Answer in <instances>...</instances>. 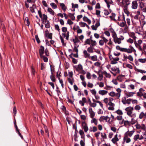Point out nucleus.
I'll use <instances>...</instances> for the list:
<instances>
[{
  "instance_id": "obj_17",
  "label": "nucleus",
  "mask_w": 146,
  "mask_h": 146,
  "mask_svg": "<svg viewBox=\"0 0 146 146\" xmlns=\"http://www.w3.org/2000/svg\"><path fill=\"white\" fill-rule=\"evenodd\" d=\"M44 47L41 46H40V49L39 50V54L40 55V57H42L43 56L44 53Z\"/></svg>"
},
{
  "instance_id": "obj_52",
  "label": "nucleus",
  "mask_w": 146,
  "mask_h": 146,
  "mask_svg": "<svg viewBox=\"0 0 146 146\" xmlns=\"http://www.w3.org/2000/svg\"><path fill=\"white\" fill-rule=\"evenodd\" d=\"M126 25V23L125 22H122L120 23L119 26L121 27H124Z\"/></svg>"
},
{
  "instance_id": "obj_45",
  "label": "nucleus",
  "mask_w": 146,
  "mask_h": 146,
  "mask_svg": "<svg viewBox=\"0 0 146 146\" xmlns=\"http://www.w3.org/2000/svg\"><path fill=\"white\" fill-rule=\"evenodd\" d=\"M116 49L117 50H120V51L123 52L124 48H121L119 46H117L116 47Z\"/></svg>"
},
{
  "instance_id": "obj_18",
  "label": "nucleus",
  "mask_w": 146,
  "mask_h": 146,
  "mask_svg": "<svg viewBox=\"0 0 146 146\" xmlns=\"http://www.w3.org/2000/svg\"><path fill=\"white\" fill-rule=\"evenodd\" d=\"M119 141V139L117 137V134H116L115 136V137L111 140L112 142L114 144H115L117 141Z\"/></svg>"
},
{
  "instance_id": "obj_46",
  "label": "nucleus",
  "mask_w": 146,
  "mask_h": 146,
  "mask_svg": "<svg viewBox=\"0 0 146 146\" xmlns=\"http://www.w3.org/2000/svg\"><path fill=\"white\" fill-rule=\"evenodd\" d=\"M49 23V22L48 21L46 22V23H45V25L46 28H48L50 27V25Z\"/></svg>"
},
{
  "instance_id": "obj_61",
  "label": "nucleus",
  "mask_w": 146,
  "mask_h": 146,
  "mask_svg": "<svg viewBox=\"0 0 146 146\" xmlns=\"http://www.w3.org/2000/svg\"><path fill=\"white\" fill-rule=\"evenodd\" d=\"M61 73L60 71H58L56 73V76L57 77L59 78H60V77L61 76Z\"/></svg>"
},
{
  "instance_id": "obj_51",
  "label": "nucleus",
  "mask_w": 146,
  "mask_h": 146,
  "mask_svg": "<svg viewBox=\"0 0 146 146\" xmlns=\"http://www.w3.org/2000/svg\"><path fill=\"white\" fill-rule=\"evenodd\" d=\"M69 36V32H67L65 34L64 33V37H66V40H68Z\"/></svg>"
},
{
  "instance_id": "obj_62",
  "label": "nucleus",
  "mask_w": 146,
  "mask_h": 146,
  "mask_svg": "<svg viewBox=\"0 0 146 146\" xmlns=\"http://www.w3.org/2000/svg\"><path fill=\"white\" fill-rule=\"evenodd\" d=\"M131 99H128L125 100L126 104H130L131 103Z\"/></svg>"
},
{
  "instance_id": "obj_15",
  "label": "nucleus",
  "mask_w": 146,
  "mask_h": 146,
  "mask_svg": "<svg viewBox=\"0 0 146 146\" xmlns=\"http://www.w3.org/2000/svg\"><path fill=\"white\" fill-rule=\"evenodd\" d=\"M130 4V1L129 0H125L124 3H123L124 7L126 9L128 6Z\"/></svg>"
},
{
  "instance_id": "obj_54",
  "label": "nucleus",
  "mask_w": 146,
  "mask_h": 146,
  "mask_svg": "<svg viewBox=\"0 0 146 146\" xmlns=\"http://www.w3.org/2000/svg\"><path fill=\"white\" fill-rule=\"evenodd\" d=\"M69 16L71 17L72 20H75V17L73 14L70 13L69 15Z\"/></svg>"
},
{
  "instance_id": "obj_21",
  "label": "nucleus",
  "mask_w": 146,
  "mask_h": 146,
  "mask_svg": "<svg viewBox=\"0 0 146 146\" xmlns=\"http://www.w3.org/2000/svg\"><path fill=\"white\" fill-rule=\"evenodd\" d=\"M108 92L105 90H100L99 92V94L102 95H104L107 94Z\"/></svg>"
},
{
  "instance_id": "obj_40",
  "label": "nucleus",
  "mask_w": 146,
  "mask_h": 146,
  "mask_svg": "<svg viewBox=\"0 0 146 146\" xmlns=\"http://www.w3.org/2000/svg\"><path fill=\"white\" fill-rule=\"evenodd\" d=\"M88 51L90 53H92L93 52V48L90 46V47H88L87 49Z\"/></svg>"
},
{
  "instance_id": "obj_59",
  "label": "nucleus",
  "mask_w": 146,
  "mask_h": 146,
  "mask_svg": "<svg viewBox=\"0 0 146 146\" xmlns=\"http://www.w3.org/2000/svg\"><path fill=\"white\" fill-rule=\"evenodd\" d=\"M44 128L45 132L47 133V134L48 136H49V134L48 130L47 129V127L46 126H44Z\"/></svg>"
},
{
  "instance_id": "obj_41",
  "label": "nucleus",
  "mask_w": 146,
  "mask_h": 146,
  "mask_svg": "<svg viewBox=\"0 0 146 146\" xmlns=\"http://www.w3.org/2000/svg\"><path fill=\"white\" fill-rule=\"evenodd\" d=\"M75 134L74 135V140L76 141H78V140L77 139V133H76V131L77 130V128H76V127H75Z\"/></svg>"
},
{
  "instance_id": "obj_5",
  "label": "nucleus",
  "mask_w": 146,
  "mask_h": 146,
  "mask_svg": "<svg viewBox=\"0 0 146 146\" xmlns=\"http://www.w3.org/2000/svg\"><path fill=\"white\" fill-rule=\"evenodd\" d=\"M123 58H124V59L123 60V61H126L127 59H128L131 61H133V58L131 55H129L128 56H127L124 54H123Z\"/></svg>"
},
{
  "instance_id": "obj_26",
  "label": "nucleus",
  "mask_w": 146,
  "mask_h": 146,
  "mask_svg": "<svg viewBox=\"0 0 146 146\" xmlns=\"http://www.w3.org/2000/svg\"><path fill=\"white\" fill-rule=\"evenodd\" d=\"M84 56L85 58H90V54H88L86 50H84L83 52Z\"/></svg>"
},
{
  "instance_id": "obj_24",
  "label": "nucleus",
  "mask_w": 146,
  "mask_h": 146,
  "mask_svg": "<svg viewBox=\"0 0 146 146\" xmlns=\"http://www.w3.org/2000/svg\"><path fill=\"white\" fill-rule=\"evenodd\" d=\"M124 141H125L126 143H129L131 141V139L130 138H128V137L126 135H125L123 138Z\"/></svg>"
},
{
  "instance_id": "obj_29",
  "label": "nucleus",
  "mask_w": 146,
  "mask_h": 146,
  "mask_svg": "<svg viewBox=\"0 0 146 146\" xmlns=\"http://www.w3.org/2000/svg\"><path fill=\"white\" fill-rule=\"evenodd\" d=\"M124 121V125L126 126L127 125H130V122L128 121L127 120L124 121V120H123L122 122Z\"/></svg>"
},
{
  "instance_id": "obj_56",
  "label": "nucleus",
  "mask_w": 146,
  "mask_h": 146,
  "mask_svg": "<svg viewBox=\"0 0 146 146\" xmlns=\"http://www.w3.org/2000/svg\"><path fill=\"white\" fill-rule=\"evenodd\" d=\"M141 109V107L138 105L136 106L135 107V109L136 110H139Z\"/></svg>"
},
{
  "instance_id": "obj_63",
  "label": "nucleus",
  "mask_w": 146,
  "mask_h": 146,
  "mask_svg": "<svg viewBox=\"0 0 146 146\" xmlns=\"http://www.w3.org/2000/svg\"><path fill=\"white\" fill-rule=\"evenodd\" d=\"M89 105L90 106L93 107H95L96 106V104L95 103H91Z\"/></svg>"
},
{
  "instance_id": "obj_13",
  "label": "nucleus",
  "mask_w": 146,
  "mask_h": 146,
  "mask_svg": "<svg viewBox=\"0 0 146 146\" xmlns=\"http://www.w3.org/2000/svg\"><path fill=\"white\" fill-rule=\"evenodd\" d=\"M50 67H51V66L50 65ZM50 70L51 73V75L50 76V78L51 80L53 82H55L56 81V79L55 78V77L53 75V72L52 71V70L51 67L50 68Z\"/></svg>"
},
{
  "instance_id": "obj_32",
  "label": "nucleus",
  "mask_w": 146,
  "mask_h": 146,
  "mask_svg": "<svg viewBox=\"0 0 146 146\" xmlns=\"http://www.w3.org/2000/svg\"><path fill=\"white\" fill-rule=\"evenodd\" d=\"M110 31L112 33V37H113L117 35L116 33L115 32L114 30L112 28L110 29Z\"/></svg>"
},
{
  "instance_id": "obj_25",
  "label": "nucleus",
  "mask_w": 146,
  "mask_h": 146,
  "mask_svg": "<svg viewBox=\"0 0 146 146\" xmlns=\"http://www.w3.org/2000/svg\"><path fill=\"white\" fill-rule=\"evenodd\" d=\"M74 47L73 50V52H76V53H78V48L79 47V45H74Z\"/></svg>"
},
{
  "instance_id": "obj_2",
  "label": "nucleus",
  "mask_w": 146,
  "mask_h": 146,
  "mask_svg": "<svg viewBox=\"0 0 146 146\" xmlns=\"http://www.w3.org/2000/svg\"><path fill=\"white\" fill-rule=\"evenodd\" d=\"M123 52H126L128 53H131L133 52H136L135 50L131 45L129 46V48H124V49H123Z\"/></svg>"
},
{
  "instance_id": "obj_35",
  "label": "nucleus",
  "mask_w": 146,
  "mask_h": 146,
  "mask_svg": "<svg viewBox=\"0 0 146 146\" xmlns=\"http://www.w3.org/2000/svg\"><path fill=\"white\" fill-rule=\"evenodd\" d=\"M103 73L105 75L106 77V78H110L111 77V75L109 73H108L106 71H104Z\"/></svg>"
},
{
  "instance_id": "obj_37",
  "label": "nucleus",
  "mask_w": 146,
  "mask_h": 146,
  "mask_svg": "<svg viewBox=\"0 0 146 146\" xmlns=\"http://www.w3.org/2000/svg\"><path fill=\"white\" fill-rule=\"evenodd\" d=\"M79 133L80 135H81V137L82 138H84V134L83 131L82 129H80L79 131Z\"/></svg>"
},
{
  "instance_id": "obj_53",
  "label": "nucleus",
  "mask_w": 146,
  "mask_h": 146,
  "mask_svg": "<svg viewBox=\"0 0 146 146\" xmlns=\"http://www.w3.org/2000/svg\"><path fill=\"white\" fill-rule=\"evenodd\" d=\"M127 42L128 43H129L131 44H132L133 42V39L129 38V39H127Z\"/></svg>"
},
{
  "instance_id": "obj_16",
  "label": "nucleus",
  "mask_w": 146,
  "mask_h": 146,
  "mask_svg": "<svg viewBox=\"0 0 146 146\" xmlns=\"http://www.w3.org/2000/svg\"><path fill=\"white\" fill-rule=\"evenodd\" d=\"M82 126L83 128L84 129V131L85 132H87L88 130V128L87 124L84 122L83 123Z\"/></svg>"
},
{
  "instance_id": "obj_39",
  "label": "nucleus",
  "mask_w": 146,
  "mask_h": 146,
  "mask_svg": "<svg viewBox=\"0 0 146 146\" xmlns=\"http://www.w3.org/2000/svg\"><path fill=\"white\" fill-rule=\"evenodd\" d=\"M129 36L135 40L136 38V37L135 36V34L134 33H131L129 35Z\"/></svg>"
},
{
  "instance_id": "obj_64",
  "label": "nucleus",
  "mask_w": 146,
  "mask_h": 146,
  "mask_svg": "<svg viewBox=\"0 0 146 146\" xmlns=\"http://www.w3.org/2000/svg\"><path fill=\"white\" fill-rule=\"evenodd\" d=\"M141 126L140 125L137 123L135 125L136 128L137 129H139L141 128Z\"/></svg>"
},
{
  "instance_id": "obj_22",
  "label": "nucleus",
  "mask_w": 146,
  "mask_h": 146,
  "mask_svg": "<svg viewBox=\"0 0 146 146\" xmlns=\"http://www.w3.org/2000/svg\"><path fill=\"white\" fill-rule=\"evenodd\" d=\"M41 18L43 21V22H44L45 23H46V22L48 21L47 20V16L44 14H43L42 17Z\"/></svg>"
},
{
  "instance_id": "obj_7",
  "label": "nucleus",
  "mask_w": 146,
  "mask_h": 146,
  "mask_svg": "<svg viewBox=\"0 0 146 146\" xmlns=\"http://www.w3.org/2000/svg\"><path fill=\"white\" fill-rule=\"evenodd\" d=\"M100 37L102 38V39L100 40L99 42V44L101 46L103 45L104 44V42L106 43L108 41L107 39L104 37L101 36Z\"/></svg>"
},
{
  "instance_id": "obj_36",
  "label": "nucleus",
  "mask_w": 146,
  "mask_h": 146,
  "mask_svg": "<svg viewBox=\"0 0 146 146\" xmlns=\"http://www.w3.org/2000/svg\"><path fill=\"white\" fill-rule=\"evenodd\" d=\"M91 60L93 61H96L97 60V57L96 55H95L90 57Z\"/></svg>"
},
{
  "instance_id": "obj_28",
  "label": "nucleus",
  "mask_w": 146,
  "mask_h": 146,
  "mask_svg": "<svg viewBox=\"0 0 146 146\" xmlns=\"http://www.w3.org/2000/svg\"><path fill=\"white\" fill-rule=\"evenodd\" d=\"M101 135L102 137V138L101 139V140L102 141V139H106L107 138V136L105 133H101Z\"/></svg>"
},
{
  "instance_id": "obj_30",
  "label": "nucleus",
  "mask_w": 146,
  "mask_h": 146,
  "mask_svg": "<svg viewBox=\"0 0 146 146\" xmlns=\"http://www.w3.org/2000/svg\"><path fill=\"white\" fill-rule=\"evenodd\" d=\"M91 43H90V46H93L96 45V42L95 40H94L92 39H91Z\"/></svg>"
},
{
  "instance_id": "obj_10",
  "label": "nucleus",
  "mask_w": 146,
  "mask_h": 146,
  "mask_svg": "<svg viewBox=\"0 0 146 146\" xmlns=\"http://www.w3.org/2000/svg\"><path fill=\"white\" fill-rule=\"evenodd\" d=\"M62 31L63 33H62L61 34L60 32H59V33L60 34V37L62 44H64V41L63 39V37L64 36V27H62Z\"/></svg>"
},
{
  "instance_id": "obj_60",
  "label": "nucleus",
  "mask_w": 146,
  "mask_h": 146,
  "mask_svg": "<svg viewBox=\"0 0 146 146\" xmlns=\"http://www.w3.org/2000/svg\"><path fill=\"white\" fill-rule=\"evenodd\" d=\"M71 58L72 59V62L74 64H76L77 62V60L75 58L71 57Z\"/></svg>"
},
{
  "instance_id": "obj_27",
  "label": "nucleus",
  "mask_w": 146,
  "mask_h": 146,
  "mask_svg": "<svg viewBox=\"0 0 146 146\" xmlns=\"http://www.w3.org/2000/svg\"><path fill=\"white\" fill-rule=\"evenodd\" d=\"M111 70L113 71H117L116 73L119 74L120 73V70L119 68H115L114 67H113L111 68Z\"/></svg>"
},
{
  "instance_id": "obj_19",
  "label": "nucleus",
  "mask_w": 146,
  "mask_h": 146,
  "mask_svg": "<svg viewBox=\"0 0 146 146\" xmlns=\"http://www.w3.org/2000/svg\"><path fill=\"white\" fill-rule=\"evenodd\" d=\"M134 131H127L126 132L125 134V135H126L128 137V136H129L130 137H131L133 133H134Z\"/></svg>"
},
{
  "instance_id": "obj_58",
  "label": "nucleus",
  "mask_w": 146,
  "mask_h": 146,
  "mask_svg": "<svg viewBox=\"0 0 146 146\" xmlns=\"http://www.w3.org/2000/svg\"><path fill=\"white\" fill-rule=\"evenodd\" d=\"M100 133H101L100 132H98L97 133H95V134H94L95 136L96 137V138L97 139H98V137H99V135Z\"/></svg>"
},
{
  "instance_id": "obj_9",
  "label": "nucleus",
  "mask_w": 146,
  "mask_h": 146,
  "mask_svg": "<svg viewBox=\"0 0 146 146\" xmlns=\"http://www.w3.org/2000/svg\"><path fill=\"white\" fill-rule=\"evenodd\" d=\"M103 72L101 70H100L98 71V74L99 75V77H98V79L100 81H101L103 79Z\"/></svg>"
},
{
  "instance_id": "obj_50",
  "label": "nucleus",
  "mask_w": 146,
  "mask_h": 146,
  "mask_svg": "<svg viewBox=\"0 0 146 146\" xmlns=\"http://www.w3.org/2000/svg\"><path fill=\"white\" fill-rule=\"evenodd\" d=\"M109 94L110 96L113 97L115 96L116 94L113 92H111L109 93Z\"/></svg>"
},
{
  "instance_id": "obj_49",
  "label": "nucleus",
  "mask_w": 146,
  "mask_h": 146,
  "mask_svg": "<svg viewBox=\"0 0 146 146\" xmlns=\"http://www.w3.org/2000/svg\"><path fill=\"white\" fill-rule=\"evenodd\" d=\"M139 134L135 135L134 137V139L135 141H137L138 139H139Z\"/></svg>"
},
{
  "instance_id": "obj_38",
  "label": "nucleus",
  "mask_w": 146,
  "mask_h": 146,
  "mask_svg": "<svg viewBox=\"0 0 146 146\" xmlns=\"http://www.w3.org/2000/svg\"><path fill=\"white\" fill-rule=\"evenodd\" d=\"M115 113H116L117 114L119 115H122L123 114V112L122 111L120 110H117L115 112Z\"/></svg>"
},
{
  "instance_id": "obj_23",
  "label": "nucleus",
  "mask_w": 146,
  "mask_h": 146,
  "mask_svg": "<svg viewBox=\"0 0 146 146\" xmlns=\"http://www.w3.org/2000/svg\"><path fill=\"white\" fill-rule=\"evenodd\" d=\"M83 20L87 22L89 25H90L91 23V21L86 16H84L83 18Z\"/></svg>"
},
{
  "instance_id": "obj_33",
  "label": "nucleus",
  "mask_w": 146,
  "mask_h": 146,
  "mask_svg": "<svg viewBox=\"0 0 146 146\" xmlns=\"http://www.w3.org/2000/svg\"><path fill=\"white\" fill-rule=\"evenodd\" d=\"M92 119L91 121V123H94L95 125H97L98 124V121L95 118H93Z\"/></svg>"
},
{
  "instance_id": "obj_43",
  "label": "nucleus",
  "mask_w": 146,
  "mask_h": 146,
  "mask_svg": "<svg viewBox=\"0 0 146 146\" xmlns=\"http://www.w3.org/2000/svg\"><path fill=\"white\" fill-rule=\"evenodd\" d=\"M79 25L81 27H84L86 25V23L82 22H79Z\"/></svg>"
},
{
  "instance_id": "obj_47",
  "label": "nucleus",
  "mask_w": 146,
  "mask_h": 146,
  "mask_svg": "<svg viewBox=\"0 0 146 146\" xmlns=\"http://www.w3.org/2000/svg\"><path fill=\"white\" fill-rule=\"evenodd\" d=\"M50 5L54 9H56L57 7L56 5L53 3H51Z\"/></svg>"
},
{
  "instance_id": "obj_8",
  "label": "nucleus",
  "mask_w": 146,
  "mask_h": 146,
  "mask_svg": "<svg viewBox=\"0 0 146 146\" xmlns=\"http://www.w3.org/2000/svg\"><path fill=\"white\" fill-rule=\"evenodd\" d=\"M113 41L115 43L120 44L121 43V39L119 38H118L117 35L113 36Z\"/></svg>"
},
{
  "instance_id": "obj_31",
  "label": "nucleus",
  "mask_w": 146,
  "mask_h": 146,
  "mask_svg": "<svg viewBox=\"0 0 146 146\" xmlns=\"http://www.w3.org/2000/svg\"><path fill=\"white\" fill-rule=\"evenodd\" d=\"M48 11L50 13L53 15H54V11L50 8H48Z\"/></svg>"
},
{
  "instance_id": "obj_6",
  "label": "nucleus",
  "mask_w": 146,
  "mask_h": 146,
  "mask_svg": "<svg viewBox=\"0 0 146 146\" xmlns=\"http://www.w3.org/2000/svg\"><path fill=\"white\" fill-rule=\"evenodd\" d=\"M110 117H108V116H102L100 117L99 119V120L102 122L104 120H105L106 122H109L110 120Z\"/></svg>"
},
{
  "instance_id": "obj_57",
  "label": "nucleus",
  "mask_w": 146,
  "mask_h": 146,
  "mask_svg": "<svg viewBox=\"0 0 146 146\" xmlns=\"http://www.w3.org/2000/svg\"><path fill=\"white\" fill-rule=\"evenodd\" d=\"M116 118L118 120H121L122 119V116L121 115H118Z\"/></svg>"
},
{
  "instance_id": "obj_44",
  "label": "nucleus",
  "mask_w": 146,
  "mask_h": 146,
  "mask_svg": "<svg viewBox=\"0 0 146 146\" xmlns=\"http://www.w3.org/2000/svg\"><path fill=\"white\" fill-rule=\"evenodd\" d=\"M90 91L92 94L94 96H95L96 95V92L94 89L93 90H90Z\"/></svg>"
},
{
  "instance_id": "obj_12",
  "label": "nucleus",
  "mask_w": 146,
  "mask_h": 146,
  "mask_svg": "<svg viewBox=\"0 0 146 146\" xmlns=\"http://www.w3.org/2000/svg\"><path fill=\"white\" fill-rule=\"evenodd\" d=\"M89 113L90 114V117L92 118H93L95 116V113L93 111L92 108H90L89 109Z\"/></svg>"
},
{
  "instance_id": "obj_20",
  "label": "nucleus",
  "mask_w": 146,
  "mask_h": 146,
  "mask_svg": "<svg viewBox=\"0 0 146 146\" xmlns=\"http://www.w3.org/2000/svg\"><path fill=\"white\" fill-rule=\"evenodd\" d=\"M139 117L140 119H142L143 118H146V112L145 113L143 112H142L139 114Z\"/></svg>"
},
{
  "instance_id": "obj_14",
  "label": "nucleus",
  "mask_w": 146,
  "mask_h": 146,
  "mask_svg": "<svg viewBox=\"0 0 146 146\" xmlns=\"http://www.w3.org/2000/svg\"><path fill=\"white\" fill-rule=\"evenodd\" d=\"M74 38L72 40L74 43V45H77L76 43L79 42H80V40L78 39V37L77 36H75Z\"/></svg>"
},
{
  "instance_id": "obj_1",
  "label": "nucleus",
  "mask_w": 146,
  "mask_h": 146,
  "mask_svg": "<svg viewBox=\"0 0 146 146\" xmlns=\"http://www.w3.org/2000/svg\"><path fill=\"white\" fill-rule=\"evenodd\" d=\"M139 4V7L140 9L143 11V10L146 11L144 9V3L142 2V0H135L133 1L132 3L131 8L133 9H136L138 7V4Z\"/></svg>"
},
{
  "instance_id": "obj_3",
  "label": "nucleus",
  "mask_w": 146,
  "mask_h": 146,
  "mask_svg": "<svg viewBox=\"0 0 146 146\" xmlns=\"http://www.w3.org/2000/svg\"><path fill=\"white\" fill-rule=\"evenodd\" d=\"M142 41L141 40H139L137 42L136 41L134 42V44L135 46L137 48H138L140 51H143V49L141 48V44H142Z\"/></svg>"
},
{
  "instance_id": "obj_34",
  "label": "nucleus",
  "mask_w": 146,
  "mask_h": 146,
  "mask_svg": "<svg viewBox=\"0 0 146 146\" xmlns=\"http://www.w3.org/2000/svg\"><path fill=\"white\" fill-rule=\"evenodd\" d=\"M124 76V75H120L117 77V79L116 80L121 82V81L122 80L123 77Z\"/></svg>"
},
{
  "instance_id": "obj_42",
  "label": "nucleus",
  "mask_w": 146,
  "mask_h": 146,
  "mask_svg": "<svg viewBox=\"0 0 146 146\" xmlns=\"http://www.w3.org/2000/svg\"><path fill=\"white\" fill-rule=\"evenodd\" d=\"M90 39H87L85 41V45H86V44H90Z\"/></svg>"
},
{
  "instance_id": "obj_11",
  "label": "nucleus",
  "mask_w": 146,
  "mask_h": 146,
  "mask_svg": "<svg viewBox=\"0 0 146 146\" xmlns=\"http://www.w3.org/2000/svg\"><path fill=\"white\" fill-rule=\"evenodd\" d=\"M119 58L118 57H116V58H112V60L111 61L110 63L112 64H116L117 63V61H119Z\"/></svg>"
},
{
  "instance_id": "obj_55",
  "label": "nucleus",
  "mask_w": 146,
  "mask_h": 146,
  "mask_svg": "<svg viewBox=\"0 0 146 146\" xmlns=\"http://www.w3.org/2000/svg\"><path fill=\"white\" fill-rule=\"evenodd\" d=\"M104 14L106 16L108 15L110 13V12L107 10L105 9L104 10Z\"/></svg>"
},
{
  "instance_id": "obj_48",
  "label": "nucleus",
  "mask_w": 146,
  "mask_h": 146,
  "mask_svg": "<svg viewBox=\"0 0 146 146\" xmlns=\"http://www.w3.org/2000/svg\"><path fill=\"white\" fill-rule=\"evenodd\" d=\"M46 36L50 39H51L52 38V34L51 33L46 34Z\"/></svg>"
},
{
  "instance_id": "obj_4",
  "label": "nucleus",
  "mask_w": 146,
  "mask_h": 146,
  "mask_svg": "<svg viewBox=\"0 0 146 146\" xmlns=\"http://www.w3.org/2000/svg\"><path fill=\"white\" fill-rule=\"evenodd\" d=\"M133 110V108L131 107H129L125 109V110L127 111V114L129 116L131 117H132L131 114L132 113V111Z\"/></svg>"
}]
</instances>
